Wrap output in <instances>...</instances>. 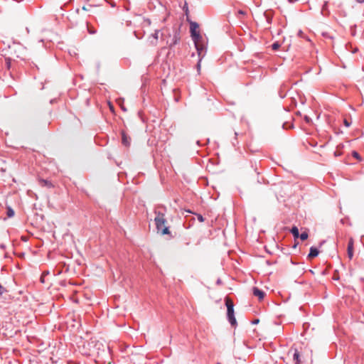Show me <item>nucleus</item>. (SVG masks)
<instances>
[{"label": "nucleus", "instance_id": "nucleus-1", "mask_svg": "<svg viewBox=\"0 0 364 364\" xmlns=\"http://www.w3.org/2000/svg\"><path fill=\"white\" fill-rule=\"evenodd\" d=\"M225 305L227 307V318L232 326L237 325V321L234 313V304L229 298H225Z\"/></svg>", "mask_w": 364, "mask_h": 364}, {"label": "nucleus", "instance_id": "nucleus-2", "mask_svg": "<svg viewBox=\"0 0 364 364\" xmlns=\"http://www.w3.org/2000/svg\"><path fill=\"white\" fill-rule=\"evenodd\" d=\"M167 220L166 218L158 220L155 221L156 228L158 232H160L161 235H170L169 227L166 225Z\"/></svg>", "mask_w": 364, "mask_h": 364}, {"label": "nucleus", "instance_id": "nucleus-3", "mask_svg": "<svg viewBox=\"0 0 364 364\" xmlns=\"http://www.w3.org/2000/svg\"><path fill=\"white\" fill-rule=\"evenodd\" d=\"M166 210H166V206H164L163 205H156L154 208V214H155L154 222L158 220L159 219L161 220V219L166 218L165 216H166Z\"/></svg>", "mask_w": 364, "mask_h": 364}, {"label": "nucleus", "instance_id": "nucleus-4", "mask_svg": "<svg viewBox=\"0 0 364 364\" xmlns=\"http://www.w3.org/2000/svg\"><path fill=\"white\" fill-rule=\"evenodd\" d=\"M199 58H203L205 54V46L202 40L193 42Z\"/></svg>", "mask_w": 364, "mask_h": 364}, {"label": "nucleus", "instance_id": "nucleus-5", "mask_svg": "<svg viewBox=\"0 0 364 364\" xmlns=\"http://www.w3.org/2000/svg\"><path fill=\"white\" fill-rule=\"evenodd\" d=\"M173 37L171 40V42L170 43V44L168 46L169 48H171L172 46L176 45L181 39L179 29L173 28Z\"/></svg>", "mask_w": 364, "mask_h": 364}, {"label": "nucleus", "instance_id": "nucleus-6", "mask_svg": "<svg viewBox=\"0 0 364 364\" xmlns=\"http://www.w3.org/2000/svg\"><path fill=\"white\" fill-rule=\"evenodd\" d=\"M131 139L129 136L126 134V133L122 131V144L125 146H129Z\"/></svg>", "mask_w": 364, "mask_h": 364}, {"label": "nucleus", "instance_id": "nucleus-7", "mask_svg": "<svg viewBox=\"0 0 364 364\" xmlns=\"http://www.w3.org/2000/svg\"><path fill=\"white\" fill-rule=\"evenodd\" d=\"M252 291H253V294L255 296H257L259 300H262L264 299L265 293L262 290L258 289L257 287H253Z\"/></svg>", "mask_w": 364, "mask_h": 364}, {"label": "nucleus", "instance_id": "nucleus-8", "mask_svg": "<svg viewBox=\"0 0 364 364\" xmlns=\"http://www.w3.org/2000/svg\"><path fill=\"white\" fill-rule=\"evenodd\" d=\"M191 34L193 42L198 41L199 40H202V36L200 34L199 31L196 30H191Z\"/></svg>", "mask_w": 364, "mask_h": 364}, {"label": "nucleus", "instance_id": "nucleus-9", "mask_svg": "<svg viewBox=\"0 0 364 364\" xmlns=\"http://www.w3.org/2000/svg\"><path fill=\"white\" fill-rule=\"evenodd\" d=\"M318 253H319V251L318 250V249L316 247H310L309 253L308 255V258L311 259V258L316 257V256H318Z\"/></svg>", "mask_w": 364, "mask_h": 364}, {"label": "nucleus", "instance_id": "nucleus-10", "mask_svg": "<svg viewBox=\"0 0 364 364\" xmlns=\"http://www.w3.org/2000/svg\"><path fill=\"white\" fill-rule=\"evenodd\" d=\"M348 256L349 259H352L353 256V242L352 239L350 240L348 244Z\"/></svg>", "mask_w": 364, "mask_h": 364}, {"label": "nucleus", "instance_id": "nucleus-11", "mask_svg": "<svg viewBox=\"0 0 364 364\" xmlns=\"http://www.w3.org/2000/svg\"><path fill=\"white\" fill-rule=\"evenodd\" d=\"M289 87L285 84V83H283L281 87H280V89L279 90V95L281 98H284L286 96V92H285V90H289Z\"/></svg>", "mask_w": 364, "mask_h": 364}, {"label": "nucleus", "instance_id": "nucleus-12", "mask_svg": "<svg viewBox=\"0 0 364 364\" xmlns=\"http://www.w3.org/2000/svg\"><path fill=\"white\" fill-rule=\"evenodd\" d=\"M300 355L297 349H294L293 353V359L295 361V364H300Z\"/></svg>", "mask_w": 364, "mask_h": 364}, {"label": "nucleus", "instance_id": "nucleus-13", "mask_svg": "<svg viewBox=\"0 0 364 364\" xmlns=\"http://www.w3.org/2000/svg\"><path fill=\"white\" fill-rule=\"evenodd\" d=\"M15 213H14V209L9 206V205H7L6 206V215L8 218H12L14 215Z\"/></svg>", "mask_w": 364, "mask_h": 364}, {"label": "nucleus", "instance_id": "nucleus-14", "mask_svg": "<svg viewBox=\"0 0 364 364\" xmlns=\"http://www.w3.org/2000/svg\"><path fill=\"white\" fill-rule=\"evenodd\" d=\"M291 232L294 237H299V229L297 228V227H296V226L292 227L291 229Z\"/></svg>", "mask_w": 364, "mask_h": 364}, {"label": "nucleus", "instance_id": "nucleus-15", "mask_svg": "<svg viewBox=\"0 0 364 364\" xmlns=\"http://www.w3.org/2000/svg\"><path fill=\"white\" fill-rule=\"evenodd\" d=\"M159 30H156L154 33H153L151 35V36L155 39V42H152L151 43L154 46L156 45V42H157V40L159 38Z\"/></svg>", "mask_w": 364, "mask_h": 364}, {"label": "nucleus", "instance_id": "nucleus-16", "mask_svg": "<svg viewBox=\"0 0 364 364\" xmlns=\"http://www.w3.org/2000/svg\"><path fill=\"white\" fill-rule=\"evenodd\" d=\"M299 237L301 240H306L308 238L309 235L306 232H302L301 234H299Z\"/></svg>", "mask_w": 364, "mask_h": 364}, {"label": "nucleus", "instance_id": "nucleus-17", "mask_svg": "<svg viewBox=\"0 0 364 364\" xmlns=\"http://www.w3.org/2000/svg\"><path fill=\"white\" fill-rule=\"evenodd\" d=\"M198 28V24L196 22H191L190 25V30H196Z\"/></svg>", "mask_w": 364, "mask_h": 364}, {"label": "nucleus", "instance_id": "nucleus-18", "mask_svg": "<svg viewBox=\"0 0 364 364\" xmlns=\"http://www.w3.org/2000/svg\"><path fill=\"white\" fill-rule=\"evenodd\" d=\"M352 156H353L354 158H355L356 159H358V160H359V161L360 160V154H359L356 151H353L352 152Z\"/></svg>", "mask_w": 364, "mask_h": 364}, {"label": "nucleus", "instance_id": "nucleus-19", "mask_svg": "<svg viewBox=\"0 0 364 364\" xmlns=\"http://www.w3.org/2000/svg\"><path fill=\"white\" fill-rule=\"evenodd\" d=\"M280 47V44L278 42H275L272 45V48L274 50H277Z\"/></svg>", "mask_w": 364, "mask_h": 364}, {"label": "nucleus", "instance_id": "nucleus-20", "mask_svg": "<svg viewBox=\"0 0 364 364\" xmlns=\"http://www.w3.org/2000/svg\"><path fill=\"white\" fill-rule=\"evenodd\" d=\"M203 58H199V60H198V62L196 65V68H197V70L198 72L199 73L200 70V63H201V60H202Z\"/></svg>", "mask_w": 364, "mask_h": 364}, {"label": "nucleus", "instance_id": "nucleus-21", "mask_svg": "<svg viewBox=\"0 0 364 364\" xmlns=\"http://www.w3.org/2000/svg\"><path fill=\"white\" fill-rule=\"evenodd\" d=\"M6 291V289L5 287H4L1 284H0V296H1L4 293H5Z\"/></svg>", "mask_w": 364, "mask_h": 364}, {"label": "nucleus", "instance_id": "nucleus-22", "mask_svg": "<svg viewBox=\"0 0 364 364\" xmlns=\"http://www.w3.org/2000/svg\"><path fill=\"white\" fill-rule=\"evenodd\" d=\"M197 218H198V220L200 221V222H203L204 221V218L202 215L200 214H198L197 215Z\"/></svg>", "mask_w": 364, "mask_h": 364}, {"label": "nucleus", "instance_id": "nucleus-23", "mask_svg": "<svg viewBox=\"0 0 364 364\" xmlns=\"http://www.w3.org/2000/svg\"><path fill=\"white\" fill-rule=\"evenodd\" d=\"M343 122L346 127H349L350 126V122H349L347 119H344Z\"/></svg>", "mask_w": 364, "mask_h": 364}, {"label": "nucleus", "instance_id": "nucleus-24", "mask_svg": "<svg viewBox=\"0 0 364 364\" xmlns=\"http://www.w3.org/2000/svg\"><path fill=\"white\" fill-rule=\"evenodd\" d=\"M304 120H305L307 123H309V122L311 121V118H310L309 117H308V116H305V117H304Z\"/></svg>", "mask_w": 364, "mask_h": 364}, {"label": "nucleus", "instance_id": "nucleus-25", "mask_svg": "<svg viewBox=\"0 0 364 364\" xmlns=\"http://www.w3.org/2000/svg\"><path fill=\"white\" fill-rule=\"evenodd\" d=\"M120 105V107H121V108H122V109L123 111H124V112H125V111H127V109L125 108V107H124V106H123V105Z\"/></svg>", "mask_w": 364, "mask_h": 364}, {"label": "nucleus", "instance_id": "nucleus-26", "mask_svg": "<svg viewBox=\"0 0 364 364\" xmlns=\"http://www.w3.org/2000/svg\"><path fill=\"white\" fill-rule=\"evenodd\" d=\"M358 3L362 4L364 3V0H355Z\"/></svg>", "mask_w": 364, "mask_h": 364}, {"label": "nucleus", "instance_id": "nucleus-27", "mask_svg": "<svg viewBox=\"0 0 364 364\" xmlns=\"http://www.w3.org/2000/svg\"><path fill=\"white\" fill-rule=\"evenodd\" d=\"M258 322H259V320H258V319H256V320H255L254 321H252V323H254V324H257V323H258Z\"/></svg>", "mask_w": 364, "mask_h": 364}, {"label": "nucleus", "instance_id": "nucleus-28", "mask_svg": "<svg viewBox=\"0 0 364 364\" xmlns=\"http://www.w3.org/2000/svg\"><path fill=\"white\" fill-rule=\"evenodd\" d=\"M90 33H95V31L89 30Z\"/></svg>", "mask_w": 364, "mask_h": 364}, {"label": "nucleus", "instance_id": "nucleus-29", "mask_svg": "<svg viewBox=\"0 0 364 364\" xmlns=\"http://www.w3.org/2000/svg\"><path fill=\"white\" fill-rule=\"evenodd\" d=\"M41 282H44V279H43V277L41 278Z\"/></svg>", "mask_w": 364, "mask_h": 364}, {"label": "nucleus", "instance_id": "nucleus-30", "mask_svg": "<svg viewBox=\"0 0 364 364\" xmlns=\"http://www.w3.org/2000/svg\"><path fill=\"white\" fill-rule=\"evenodd\" d=\"M285 125H286L285 124H283V125H282L283 129H285Z\"/></svg>", "mask_w": 364, "mask_h": 364}, {"label": "nucleus", "instance_id": "nucleus-31", "mask_svg": "<svg viewBox=\"0 0 364 364\" xmlns=\"http://www.w3.org/2000/svg\"><path fill=\"white\" fill-rule=\"evenodd\" d=\"M186 212H188V213H192V212H191V210H186Z\"/></svg>", "mask_w": 364, "mask_h": 364}, {"label": "nucleus", "instance_id": "nucleus-32", "mask_svg": "<svg viewBox=\"0 0 364 364\" xmlns=\"http://www.w3.org/2000/svg\"><path fill=\"white\" fill-rule=\"evenodd\" d=\"M217 364H221L220 363H218Z\"/></svg>", "mask_w": 364, "mask_h": 364}]
</instances>
